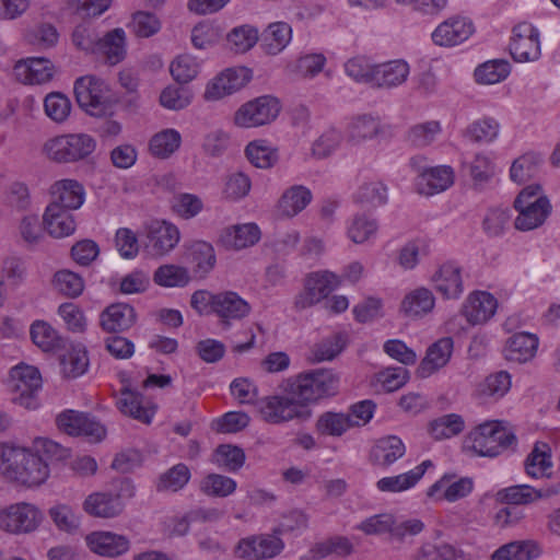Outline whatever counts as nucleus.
Returning a JSON list of instances; mask_svg holds the SVG:
<instances>
[{
    "label": "nucleus",
    "instance_id": "f257e3e1",
    "mask_svg": "<svg viewBox=\"0 0 560 560\" xmlns=\"http://www.w3.org/2000/svg\"><path fill=\"white\" fill-rule=\"evenodd\" d=\"M0 470L10 480L25 487H37L49 477V464L39 454L27 448L3 446Z\"/></svg>",
    "mask_w": 560,
    "mask_h": 560
},
{
    "label": "nucleus",
    "instance_id": "f03ea898",
    "mask_svg": "<svg viewBox=\"0 0 560 560\" xmlns=\"http://www.w3.org/2000/svg\"><path fill=\"white\" fill-rule=\"evenodd\" d=\"M288 382L293 394L298 396L306 409L310 404L335 396L339 387L338 376L328 369H315L303 372Z\"/></svg>",
    "mask_w": 560,
    "mask_h": 560
},
{
    "label": "nucleus",
    "instance_id": "7ed1b4c3",
    "mask_svg": "<svg viewBox=\"0 0 560 560\" xmlns=\"http://www.w3.org/2000/svg\"><path fill=\"white\" fill-rule=\"evenodd\" d=\"M261 419L269 424H283L293 420H304L311 411L303 407L288 383L284 390L267 395L257 400Z\"/></svg>",
    "mask_w": 560,
    "mask_h": 560
},
{
    "label": "nucleus",
    "instance_id": "20e7f679",
    "mask_svg": "<svg viewBox=\"0 0 560 560\" xmlns=\"http://www.w3.org/2000/svg\"><path fill=\"white\" fill-rule=\"evenodd\" d=\"M464 443L479 456L495 457L514 445L516 438L499 422L492 421L478 425Z\"/></svg>",
    "mask_w": 560,
    "mask_h": 560
},
{
    "label": "nucleus",
    "instance_id": "39448f33",
    "mask_svg": "<svg viewBox=\"0 0 560 560\" xmlns=\"http://www.w3.org/2000/svg\"><path fill=\"white\" fill-rule=\"evenodd\" d=\"M96 148L88 133H69L48 139L44 144L46 156L57 163H74L90 156Z\"/></svg>",
    "mask_w": 560,
    "mask_h": 560
},
{
    "label": "nucleus",
    "instance_id": "423d86ee",
    "mask_svg": "<svg viewBox=\"0 0 560 560\" xmlns=\"http://www.w3.org/2000/svg\"><path fill=\"white\" fill-rule=\"evenodd\" d=\"M78 105L91 116H103L113 103L108 84L94 75H84L74 82Z\"/></svg>",
    "mask_w": 560,
    "mask_h": 560
},
{
    "label": "nucleus",
    "instance_id": "0eeeda50",
    "mask_svg": "<svg viewBox=\"0 0 560 560\" xmlns=\"http://www.w3.org/2000/svg\"><path fill=\"white\" fill-rule=\"evenodd\" d=\"M178 228L166 220H152L144 225L143 250L152 258L171 253L179 243Z\"/></svg>",
    "mask_w": 560,
    "mask_h": 560
},
{
    "label": "nucleus",
    "instance_id": "6e6552de",
    "mask_svg": "<svg viewBox=\"0 0 560 560\" xmlns=\"http://www.w3.org/2000/svg\"><path fill=\"white\" fill-rule=\"evenodd\" d=\"M42 521L39 509L26 502L11 504L0 511V528L11 534L32 533Z\"/></svg>",
    "mask_w": 560,
    "mask_h": 560
},
{
    "label": "nucleus",
    "instance_id": "1a4fd4ad",
    "mask_svg": "<svg viewBox=\"0 0 560 560\" xmlns=\"http://www.w3.org/2000/svg\"><path fill=\"white\" fill-rule=\"evenodd\" d=\"M279 103L271 96H261L242 105L234 115L238 127L252 128L272 121L279 114Z\"/></svg>",
    "mask_w": 560,
    "mask_h": 560
},
{
    "label": "nucleus",
    "instance_id": "9d476101",
    "mask_svg": "<svg viewBox=\"0 0 560 560\" xmlns=\"http://www.w3.org/2000/svg\"><path fill=\"white\" fill-rule=\"evenodd\" d=\"M510 52L517 62L535 61L540 57L539 33L530 23L523 22L513 28Z\"/></svg>",
    "mask_w": 560,
    "mask_h": 560
},
{
    "label": "nucleus",
    "instance_id": "9b49d317",
    "mask_svg": "<svg viewBox=\"0 0 560 560\" xmlns=\"http://www.w3.org/2000/svg\"><path fill=\"white\" fill-rule=\"evenodd\" d=\"M284 548L283 541L273 535H258L241 539L235 553L244 560H265L279 555Z\"/></svg>",
    "mask_w": 560,
    "mask_h": 560
},
{
    "label": "nucleus",
    "instance_id": "f8f14e48",
    "mask_svg": "<svg viewBox=\"0 0 560 560\" xmlns=\"http://www.w3.org/2000/svg\"><path fill=\"white\" fill-rule=\"evenodd\" d=\"M10 377L12 389L19 394L15 400L27 408H34V394L42 386V377L35 366L19 364L11 369Z\"/></svg>",
    "mask_w": 560,
    "mask_h": 560
},
{
    "label": "nucleus",
    "instance_id": "ddd939ff",
    "mask_svg": "<svg viewBox=\"0 0 560 560\" xmlns=\"http://www.w3.org/2000/svg\"><path fill=\"white\" fill-rule=\"evenodd\" d=\"M475 32L474 23L455 15L440 23L431 34L432 42L440 47H454L466 42Z\"/></svg>",
    "mask_w": 560,
    "mask_h": 560
},
{
    "label": "nucleus",
    "instance_id": "4468645a",
    "mask_svg": "<svg viewBox=\"0 0 560 560\" xmlns=\"http://www.w3.org/2000/svg\"><path fill=\"white\" fill-rule=\"evenodd\" d=\"M252 79V72L245 67L230 68L212 79L206 89L205 98L218 101L241 90Z\"/></svg>",
    "mask_w": 560,
    "mask_h": 560
},
{
    "label": "nucleus",
    "instance_id": "2eb2a0df",
    "mask_svg": "<svg viewBox=\"0 0 560 560\" xmlns=\"http://www.w3.org/2000/svg\"><path fill=\"white\" fill-rule=\"evenodd\" d=\"M560 492V485L534 488L529 485H515L497 492V500L509 505H528L549 499Z\"/></svg>",
    "mask_w": 560,
    "mask_h": 560
},
{
    "label": "nucleus",
    "instance_id": "dca6fc26",
    "mask_svg": "<svg viewBox=\"0 0 560 560\" xmlns=\"http://www.w3.org/2000/svg\"><path fill=\"white\" fill-rule=\"evenodd\" d=\"M252 307L247 301L232 291L217 294L214 313L223 329H229L233 322L241 320L249 315Z\"/></svg>",
    "mask_w": 560,
    "mask_h": 560
},
{
    "label": "nucleus",
    "instance_id": "f3484780",
    "mask_svg": "<svg viewBox=\"0 0 560 560\" xmlns=\"http://www.w3.org/2000/svg\"><path fill=\"white\" fill-rule=\"evenodd\" d=\"M474 489V481L469 477L456 478L445 474L428 490V497L436 501L455 502L467 497Z\"/></svg>",
    "mask_w": 560,
    "mask_h": 560
},
{
    "label": "nucleus",
    "instance_id": "a211bd4d",
    "mask_svg": "<svg viewBox=\"0 0 560 560\" xmlns=\"http://www.w3.org/2000/svg\"><path fill=\"white\" fill-rule=\"evenodd\" d=\"M498 308L497 299L489 292L475 291L468 295L463 305V315L471 325L487 323Z\"/></svg>",
    "mask_w": 560,
    "mask_h": 560
},
{
    "label": "nucleus",
    "instance_id": "6ab92c4d",
    "mask_svg": "<svg viewBox=\"0 0 560 560\" xmlns=\"http://www.w3.org/2000/svg\"><path fill=\"white\" fill-rule=\"evenodd\" d=\"M49 194L50 202L48 205L59 206L71 211L81 208L85 200L83 185L70 178L55 182L49 188Z\"/></svg>",
    "mask_w": 560,
    "mask_h": 560
},
{
    "label": "nucleus",
    "instance_id": "aec40b11",
    "mask_svg": "<svg viewBox=\"0 0 560 560\" xmlns=\"http://www.w3.org/2000/svg\"><path fill=\"white\" fill-rule=\"evenodd\" d=\"M90 550L102 557H119L130 548V540L127 536L113 532H93L85 538Z\"/></svg>",
    "mask_w": 560,
    "mask_h": 560
},
{
    "label": "nucleus",
    "instance_id": "412c9836",
    "mask_svg": "<svg viewBox=\"0 0 560 560\" xmlns=\"http://www.w3.org/2000/svg\"><path fill=\"white\" fill-rule=\"evenodd\" d=\"M13 70L16 79L25 84H43L54 75V65L43 57L19 60Z\"/></svg>",
    "mask_w": 560,
    "mask_h": 560
},
{
    "label": "nucleus",
    "instance_id": "4be33fe9",
    "mask_svg": "<svg viewBox=\"0 0 560 560\" xmlns=\"http://www.w3.org/2000/svg\"><path fill=\"white\" fill-rule=\"evenodd\" d=\"M539 338L530 332H516L509 337L503 348L505 360L514 363H526L537 353Z\"/></svg>",
    "mask_w": 560,
    "mask_h": 560
},
{
    "label": "nucleus",
    "instance_id": "5701e85b",
    "mask_svg": "<svg viewBox=\"0 0 560 560\" xmlns=\"http://www.w3.org/2000/svg\"><path fill=\"white\" fill-rule=\"evenodd\" d=\"M514 208L518 212L514 221L515 229L523 232L542 225L551 212L549 199H535L533 202L524 205L514 203Z\"/></svg>",
    "mask_w": 560,
    "mask_h": 560
},
{
    "label": "nucleus",
    "instance_id": "b1692460",
    "mask_svg": "<svg viewBox=\"0 0 560 560\" xmlns=\"http://www.w3.org/2000/svg\"><path fill=\"white\" fill-rule=\"evenodd\" d=\"M260 236V230L255 223L235 224L222 230L219 242L226 249L240 250L255 245Z\"/></svg>",
    "mask_w": 560,
    "mask_h": 560
},
{
    "label": "nucleus",
    "instance_id": "393cba45",
    "mask_svg": "<svg viewBox=\"0 0 560 560\" xmlns=\"http://www.w3.org/2000/svg\"><path fill=\"white\" fill-rule=\"evenodd\" d=\"M117 407L124 415L143 423H150L156 411L154 404L129 388L121 389Z\"/></svg>",
    "mask_w": 560,
    "mask_h": 560
},
{
    "label": "nucleus",
    "instance_id": "a878e982",
    "mask_svg": "<svg viewBox=\"0 0 560 560\" xmlns=\"http://www.w3.org/2000/svg\"><path fill=\"white\" fill-rule=\"evenodd\" d=\"M432 282L445 299H458L464 291L462 269L455 262L443 264L432 276Z\"/></svg>",
    "mask_w": 560,
    "mask_h": 560
},
{
    "label": "nucleus",
    "instance_id": "bb28decb",
    "mask_svg": "<svg viewBox=\"0 0 560 560\" xmlns=\"http://www.w3.org/2000/svg\"><path fill=\"white\" fill-rule=\"evenodd\" d=\"M125 502L112 492H94L86 497L83 510L91 516L114 518L122 513Z\"/></svg>",
    "mask_w": 560,
    "mask_h": 560
},
{
    "label": "nucleus",
    "instance_id": "cd10ccee",
    "mask_svg": "<svg viewBox=\"0 0 560 560\" xmlns=\"http://www.w3.org/2000/svg\"><path fill=\"white\" fill-rule=\"evenodd\" d=\"M453 183V168L441 165L423 170L418 176L417 187L420 194L432 196L446 190Z\"/></svg>",
    "mask_w": 560,
    "mask_h": 560
},
{
    "label": "nucleus",
    "instance_id": "c85d7f7f",
    "mask_svg": "<svg viewBox=\"0 0 560 560\" xmlns=\"http://www.w3.org/2000/svg\"><path fill=\"white\" fill-rule=\"evenodd\" d=\"M136 319L132 306L126 303H115L101 313L100 325L107 332L125 331L133 326Z\"/></svg>",
    "mask_w": 560,
    "mask_h": 560
},
{
    "label": "nucleus",
    "instance_id": "c756f323",
    "mask_svg": "<svg viewBox=\"0 0 560 560\" xmlns=\"http://www.w3.org/2000/svg\"><path fill=\"white\" fill-rule=\"evenodd\" d=\"M43 223L49 235L56 238L73 234L77 228L71 210L52 205L46 207Z\"/></svg>",
    "mask_w": 560,
    "mask_h": 560
},
{
    "label": "nucleus",
    "instance_id": "7c9ffc66",
    "mask_svg": "<svg viewBox=\"0 0 560 560\" xmlns=\"http://www.w3.org/2000/svg\"><path fill=\"white\" fill-rule=\"evenodd\" d=\"M454 342L451 337H444L431 345L424 359L418 368V374L421 377H429L439 369L447 364L451 359Z\"/></svg>",
    "mask_w": 560,
    "mask_h": 560
},
{
    "label": "nucleus",
    "instance_id": "2f4dec72",
    "mask_svg": "<svg viewBox=\"0 0 560 560\" xmlns=\"http://www.w3.org/2000/svg\"><path fill=\"white\" fill-rule=\"evenodd\" d=\"M406 453V446L400 438L388 435L376 441L371 450V462L380 467L386 468L401 458Z\"/></svg>",
    "mask_w": 560,
    "mask_h": 560
},
{
    "label": "nucleus",
    "instance_id": "473e14b6",
    "mask_svg": "<svg viewBox=\"0 0 560 560\" xmlns=\"http://www.w3.org/2000/svg\"><path fill=\"white\" fill-rule=\"evenodd\" d=\"M410 67L402 59L390 60L376 65L373 85L382 89H392L401 85L408 79Z\"/></svg>",
    "mask_w": 560,
    "mask_h": 560
},
{
    "label": "nucleus",
    "instance_id": "72a5a7b5",
    "mask_svg": "<svg viewBox=\"0 0 560 560\" xmlns=\"http://www.w3.org/2000/svg\"><path fill=\"white\" fill-rule=\"evenodd\" d=\"M430 467H433V463L427 459L407 472L381 478L376 483L377 489L383 492L406 491L415 487Z\"/></svg>",
    "mask_w": 560,
    "mask_h": 560
},
{
    "label": "nucleus",
    "instance_id": "f704fd0d",
    "mask_svg": "<svg viewBox=\"0 0 560 560\" xmlns=\"http://www.w3.org/2000/svg\"><path fill=\"white\" fill-rule=\"evenodd\" d=\"M96 52H101L110 66L121 62L127 54L125 31L117 27L100 37Z\"/></svg>",
    "mask_w": 560,
    "mask_h": 560
},
{
    "label": "nucleus",
    "instance_id": "c9c22d12",
    "mask_svg": "<svg viewBox=\"0 0 560 560\" xmlns=\"http://www.w3.org/2000/svg\"><path fill=\"white\" fill-rule=\"evenodd\" d=\"M311 190L303 185H293L285 189L278 201L281 215L293 218L302 212L312 201Z\"/></svg>",
    "mask_w": 560,
    "mask_h": 560
},
{
    "label": "nucleus",
    "instance_id": "e433bc0d",
    "mask_svg": "<svg viewBox=\"0 0 560 560\" xmlns=\"http://www.w3.org/2000/svg\"><path fill=\"white\" fill-rule=\"evenodd\" d=\"M435 305V298L431 290L417 288L405 295L400 311L408 317L418 318L429 314Z\"/></svg>",
    "mask_w": 560,
    "mask_h": 560
},
{
    "label": "nucleus",
    "instance_id": "4c0bfd02",
    "mask_svg": "<svg viewBox=\"0 0 560 560\" xmlns=\"http://www.w3.org/2000/svg\"><path fill=\"white\" fill-rule=\"evenodd\" d=\"M292 28L285 22L270 23L261 34V48L268 55L281 52L291 42Z\"/></svg>",
    "mask_w": 560,
    "mask_h": 560
},
{
    "label": "nucleus",
    "instance_id": "58836bf2",
    "mask_svg": "<svg viewBox=\"0 0 560 560\" xmlns=\"http://www.w3.org/2000/svg\"><path fill=\"white\" fill-rule=\"evenodd\" d=\"M378 222L365 213H357L347 222V236L354 244H364L376 238Z\"/></svg>",
    "mask_w": 560,
    "mask_h": 560
},
{
    "label": "nucleus",
    "instance_id": "ea45409f",
    "mask_svg": "<svg viewBox=\"0 0 560 560\" xmlns=\"http://www.w3.org/2000/svg\"><path fill=\"white\" fill-rule=\"evenodd\" d=\"M187 260L192 266L195 273L203 277L215 265L214 248L210 243L196 241L187 248Z\"/></svg>",
    "mask_w": 560,
    "mask_h": 560
},
{
    "label": "nucleus",
    "instance_id": "a19ab883",
    "mask_svg": "<svg viewBox=\"0 0 560 560\" xmlns=\"http://www.w3.org/2000/svg\"><path fill=\"white\" fill-rule=\"evenodd\" d=\"M499 133V121L492 117H482L469 124L463 131V137L472 143L489 144L497 140Z\"/></svg>",
    "mask_w": 560,
    "mask_h": 560
},
{
    "label": "nucleus",
    "instance_id": "79ce46f5",
    "mask_svg": "<svg viewBox=\"0 0 560 560\" xmlns=\"http://www.w3.org/2000/svg\"><path fill=\"white\" fill-rule=\"evenodd\" d=\"M354 201L371 209L384 206L388 201L387 186L381 180L365 182L355 192Z\"/></svg>",
    "mask_w": 560,
    "mask_h": 560
},
{
    "label": "nucleus",
    "instance_id": "37998d69",
    "mask_svg": "<svg viewBox=\"0 0 560 560\" xmlns=\"http://www.w3.org/2000/svg\"><path fill=\"white\" fill-rule=\"evenodd\" d=\"M465 429V421L460 415H443L429 424L430 435L436 440H446L460 434Z\"/></svg>",
    "mask_w": 560,
    "mask_h": 560
},
{
    "label": "nucleus",
    "instance_id": "c03bdc74",
    "mask_svg": "<svg viewBox=\"0 0 560 560\" xmlns=\"http://www.w3.org/2000/svg\"><path fill=\"white\" fill-rule=\"evenodd\" d=\"M463 167L476 189L483 188L494 175L493 162L482 153H477L470 162L464 163Z\"/></svg>",
    "mask_w": 560,
    "mask_h": 560
},
{
    "label": "nucleus",
    "instance_id": "a18cd8bd",
    "mask_svg": "<svg viewBox=\"0 0 560 560\" xmlns=\"http://www.w3.org/2000/svg\"><path fill=\"white\" fill-rule=\"evenodd\" d=\"M353 551V545L346 537H335L316 544L310 551L301 557V560H320L329 555L349 556Z\"/></svg>",
    "mask_w": 560,
    "mask_h": 560
},
{
    "label": "nucleus",
    "instance_id": "49530a36",
    "mask_svg": "<svg viewBox=\"0 0 560 560\" xmlns=\"http://www.w3.org/2000/svg\"><path fill=\"white\" fill-rule=\"evenodd\" d=\"M245 458V453L241 447L221 444L214 450L211 462L219 468L235 472L243 467Z\"/></svg>",
    "mask_w": 560,
    "mask_h": 560
},
{
    "label": "nucleus",
    "instance_id": "de8ad7c7",
    "mask_svg": "<svg viewBox=\"0 0 560 560\" xmlns=\"http://www.w3.org/2000/svg\"><path fill=\"white\" fill-rule=\"evenodd\" d=\"M381 131L378 119L371 115H361L352 119L348 127V138L353 143L373 139Z\"/></svg>",
    "mask_w": 560,
    "mask_h": 560
},
{
    "label": "nucleus",
    "instance_id": "09e8293b",
    "mask_svg": "<svg viewBox=\"0 0 560 560\" xmlns=\"http://www.w3.org/2000/svg\"><path fill=\"white\" fill-rule=\"evenodd\" d=\"M539 555V549L532 541H515L500 547L492 555V560H532Z\"/></svg>",
    "mask_w": 560,
    "mask_h": 560
},
{
    "label": "nucleus",
    "instance_id": "8fccbe9b",
    "mask_svg": "<svg viewBox=\"0 0 560 560\" xmlns=\"http://www.w3.org/2000/svg\"><path fill=\"white\" fill-rule=\"evenodd\" d=\"M180 133L175 129H165L158 132L150 140L151 153L160 159L171 156L180 145Z\"/></svg>",
    "mask_w": 560,
    "mask_h": 560
},
{
    "label": "nucleus",
    "instance_id": "3c124183",
    "mask_svg": "<svg viewBox=\"0 0 560 560\" xmlns=\"http://www.w3.org/2000/svg\"><path fill=\"white\" fill-rule=\"evenodd\" d=\"M315 427L322 435L341 436L351 428V423L346 413L327 411L318 417Z\"/></svg>",
    "mask_w": 560,
    "mask_h": 560
},
{
    "label": "nucleus",
    "instance_id": "603ef678",
    "mask_svg": "<svg viewBox=\"0 0 560 560\" xmlns=\"http://www.w3.org/2000/svg\"><path fill=\"white\" fill-rule=\"evenodd\" d=\"M201 63L196 57L182 54L171 62L170 71L176 82L184 84L192 81L198 75Z\"/></svg>",
    "mask_w": 560,
    "mask_h": 560
},
{
    "label": "nucleus",
    "instance_id": "864d4df0",
    "mask_svg": "<svg viewBox=\"0 0 560 560\" xmlns=\"http://www.w3.org/2000/svg\"><path fill=\"white\" fill-rule=\"evenodd\" d=\"M340 278L328 270L310 273L305 279L306 289H310L320 301L340 284Z\"/></svg>",
    "mask_w": 560,
    "mask_h": 560
},
{
    "label": "nucleus",
    "instance_id": "5fc2aeb1",
    "mask_svg": "<svg viewBox=\"0 0 560 560\" xmlns=\"http://www.w3.org/2000/svg\"><path fill=\"white\" fill-rule=\"evenodd\" d=\"M245 152L249 162L258 168H269L278 160L277 150L265 140L250 142Z\"/></svg>",
    "mask_w": 560,
    "mask_h": 560
},
{
    "label": "nucleus",
    "instance_id": "6e6d98bb",
    "mask_svg": "<svg viewBox=\"0 0 560 560\" xmlns=\"http://www.w3.org/2000/svg\"><path fill=\"white\" fill-rule=\"evenodd\" d=\"M510 73V63L502 59L485 62L475 70L478 83L495 84L503 81Z\"/></svg>",
    "mask_w": 560,
    "mask_h": 560
},
{
    "label": "nucleus",
    "instance_id": "4d7b16f0",
    "mask_svg": "<svg viewBox=\"0 0 560 560\" xmlns=\"http://www.w3.org/2000/svg\"><path fill=\"white\" fill-rule=\"evenodd\" d=\"M236 481L228 476L209 474L200 482V490L206 495L225 498L236 490Z\"/></svg>",
    "mask_w": 560,
    "mask_h": 560
},
{
    "label": "nucleus",
    "instance_id": "13d9d810",
    "mask_svg": "<svg viewBox=\"0 0 560 560\" xmlns=\"http://www.w3.org/2000/svg\"><path fill=\"white\" fill-rule=\"evenodd\" d=\"M346 74L359 83H374L376 65H372L366 57L357 56L343 65Z\"/></svg>",
    "mask_w": 560,
    "mask_h": 560
},
{
    "label": "nucleus",
    "instance_id": "bf43d9fd",
    "mask_svg": "<svg viewBox=\"0 0 560 560\" xmlns=\"http://www.w3.org/2000/svg\"><path fill=\"white\" fill-rule=\"evenodd\" d=\"M54 288L68 298H77L84 290L83 279L75 272L68 269L59 270L52 280Z\"/></svg>",
    "mask_w": 560,
    "mask_h": 560
},
{
    "label": "nucleus",
    "instance_id": "052dcab7",
    "mask_svg": "<svg viewBox=\"0 0 560 560\" xmlns=\"http://www.w3.org/2000/svg\"><path fill=\"white\" fill-rule=\"evenodd\" d=\"M189 479V468L185 464H177L160 476L156 489L158 491H178L187 485Z\"/></svg>",
    "mask_w": 560,
    "mask_h": 560
},
{
    "label": "nucleus",
    "instance_id": "680f3d73",
    "mask_svg": "<svg viewBox=\"0 0 560 560\" xmlns=\"http://www.w3.org/2000/svg\"><path fill=\"white\" fill-rule=\"evenodd\" d=\"M156 284L165 288L184 287L189 281L185 268L175 265H163L159 267L153 276Z\"/></svg>",
    "mask_w": 560,
    "mask_h": 560
},
{
    "label": "nucleus",
    "instance_id": "e2e57ef3",
    "mask_svg": "<svg viewBox=\"0 0 560 560\" xmlns=\"http://www.w3.org/2000/svg\"><path fill=\"white\" fill-rule=\"evenodd\" d=\"M551 465L548 446L546 444H542L541 447L536 445L525 460V470L528 476L539 478L547 475Z\"/></svg>",
    "mask_w": 560,
    "mask_h": 560
},
{
    "label": "nucleus",
    "instance_id": "0e129e2a",
    "mask_svg": "<svg viewBox=\"0 0 560 560\" xmlns=\"http://www.w3.org/2000/svg\"><path fill=\"white\" fill-rule=\"evenodd\" d=\"M172 209L178 217L189 220L202 211L203 202L197 195L182 192L174 196Z\"/></svg>",
    "mask_w": 560,
    "mask_h": 560
},
{
    "label": "nucleus",
    "instance_id": "69168bd1",
    "mask_svg": "<svg viewBox=\"0 0 560 560\" xmlns=\"http://www.w3.org/2000/svg\"><path fill=\"white\" fill-rule=\"evenodd\" d=\"M258 38V31L249 25L235 27L228 35V42L235 52L249 50L255 46Z\"/></svg>",
    "mask_w": 560,
    "mask_h": 560
},
{
    "label": "nucleus",
    "instance_id": "338daca9",
    "mask_svg": "<svg viewBox=\"0 0 560 560\" xmlns=\"http://www.w3.org/2000/svg\"><path fill=\"white\" fill-rule=\"evenodd\" d=\"M30 334L32 341L44 351H51L58 345L57 331L44 320L34 322Z\"/></svg>",
    "mask_w": 560,
    "mask_h": 560
},
{
    "label": "nucleus",
    "instance_id": "774afa93",
    "mask_svg": "<svg viewBox=\"0 0 560 560\" xmlns=\"http://www.w3.org/2000/svg\"><path fill=\"white\" fill-rule=\"evenodd\" d=\"M441 124L436 120L415 125L408 132L409 141L419 148L431 144L441 133Z\"/></svg>",
    "mask_w": 560,
    "mask_h": 560
}]
</instances>
